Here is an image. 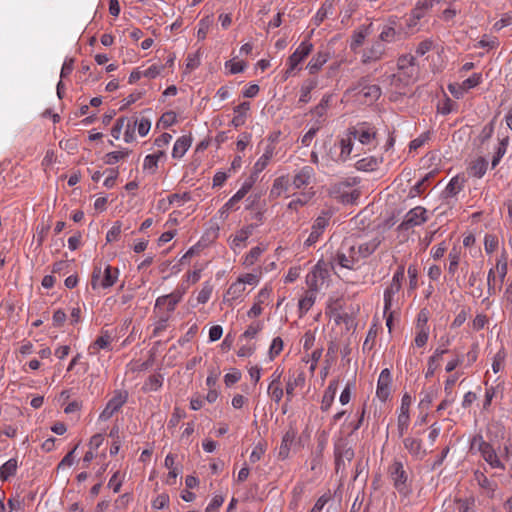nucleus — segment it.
<instances>
[{"label": "nucleus", "instance_id": "f257e3e1", "mask_svg": "<svg viewBox=\"0 0 512 512\" xmlns=\"http://www.w3.org/2000/svg\"><path fill=\"white\" fill-rule=\"evenodd\" d=\"M388 478L391 480L393 487L403 496L408 497L412 493L411 480L408 472L404 468V464L395 459L387 469Z\"/></svg>", "mask_w": 512, "mask_h": 512}, {"label": "nucleus", "instance_id": "f03ea898", "mask_svg": "<svg viewBox=\"0 0 512 512\" xmlns=\"http://www.w3.org/2000/svg\"><path fill=\"white\" fill-rule=\"evenodd\" d=\"M118 276V268L106 265L102 277L101 267H94L91 277V287L94 290L98 287H102L104 289L109 288L116 283Z\"/></svg>", "mask_w": 512, "mask_h": 512}, {"label": "nucleus", "instance_id": "7ed1b4c3", "mask_svg": "<svg viewBox=\"0 0 512 512\" xmlns=\"http://www.w3.org/2000/svg\"><path fill=\"white\" fill-rule=\"evenodd\" d=\"M329 277L328 264L319 260L306 276V284L309 290L317 292Z\"/></svg>", "mask_w": 512, "mask_h": 512}, {"label": "nucleus", "instance_id": "20e7f679", "mask_svg": "<svg viewBox=\"0 0 512 512\" xmlns=\"http://www.w3.org/2000/svg\"><path fill=\"white\" fill-rule=\"evenodd\" d=\"M335 469L338 473L344 469L346 462L350 463L354 458V450L346 438L340 437L334 444Z\"/></svg>", "mask_w": 512, "mask_h": 512}, {"label": "nucleus", "instance_id": "39448f33", "mask_svg": "<svg viewBox=\"0 0 512 512\" xmlns=\"http://www.w3.org/2000/svg\"><path fill=\"white\" fill-rule=\"evenodd\" d=\"M127 399H128L127 391H124V390L115 391L113 397L108 401L106 407L101 412V414L99 416L100 420L107 421L108 419H110L127 402Z\"/></svg>", "mask_w": 512, "mask_h": 512}, {"label": "nucleus", "instance_id": "423d86ee", "mask_svg": "<svg viewBox=\"0 0 512 512\" xmlns=\"http://www.w3.org/2000/svg\"><path fill=\"white\" fill-rule=\"evenodd\" d=\"M313 44L309 40H304L298 48L289 56L287 60L288 69L285 72L288 77L293 70L312 52Z\"/></svg>", "mask_w": 512, "mask_h": 512}, {"label": "nucleus", "instance_id": "0eeeda50", "mask_svg": "<svg viewBox=\"0 0 512 512\" xmlns=\"http://www.w3.org/2000/svg\"><path fill=\"white\" fill-rule=\"evenodd\" d=\"M428 220L427 211L422 206H417L409 210L401 224L399 230H409L415 226H419Z\"/></svg>", "mask_w": 512, "mask_h": 512}, {"label": "nucleus", "instance_id": "6e6552de", "mask_svg": "<svg viewBox=\"0 0 512 512\" xmlns=\"http://www.w3.org/2000/svg\"><path fill=\"white\" fill-rule=\"evenodd\" d=\"M335 260L341 267L353 269L354 265L360 260L357 256L356 245H348V242H345L342 245V250L338 251Z\"/></svg>", "mask_w": 512, "mask_h": 512}, {"label": "nucleus", "instance_id": "1a4fd4ad", "mask_svg": "<svg viewBox=\"0 0 512 512\" xmlns=\"http://www.w3.org/2000/svg\"><path fill=\"white\" fill-rule=\"evenodd\" d=\"M330 217L331 214L328 211H322V213L315 219L311 227V233L305 241V245L312 246L319 240L320 236L329 224Z\"/></svg>", "mask_w": 512, "mask_h": 512}, {"label": "nucleus", "instance_id": "9d476101", "mask_svg": "<svg viewBox=\"0 0 512 512\" xmlns=\"http://www.w3.org/2000/svg\"><path fill=\"white\" fill-rule=\"evenodd\" d=\"M350 135L363 145L371 144L376 138V130L367 123L358 124L350 130Z\"/></svg>", "mask_w": 512, "mask_h": 512}, {"label": "nucleus", "instance_id": "9b49d317", "mask_svg": "<svg viewBox=\"0 0 512 512\" xmlns=\"http://www.w3.org/2000/svg\"><path fill=\"white\" fill-rule=\"evenodd\" d=\"M391 382L392 378L389 369H383L379 375L376 390L377 397L383 402H385L390 396Z\"/></svg>", "mask_w": 512, "mask_h": 512}, {"label": "nucleus", "instance_id": "f8f14e48", "mask_svg": "<svg viewBox=\"0 0 512 512\" xmlns=\"http://www.w3.org/2000/svg\"><path fill=\"white\" fill-rule=\"evenodd\" d=\"M354 90H358V93L361 94L365 100L369 102H374L379 99L381 96V89L378 85L368 84L365 78H362L358 85L354 88Z\"/></svg>", "mask_w": 512, "mask_h": 512}, {"label": "nucleus", "instance_id": "ddd939ff", "mask_svg": "<svg viewBox=\"0 0 512 512\" xmlns=\"http://www.w3.org/2000/svg\"><path fill=\"white\" fill-rule=\"evenodd\" d=\"M283 371L276 369L272 374V381L268 386V394L271 399L279 404L284 396V391L281 387V376Z\"/></svg>", "mask_w": 512, "mask_h": 512}, {"label": "nucleus", "instance_id": "4468645a", "mask_svg": "<svg viewBox=\"0 0 512 512\" xmlns=\"http://www.w3.org/2000/svg\"><path fill=\"white\" fill-rule=\"evenodd\" d=\"M479 453L491 468L505 470V465L500 460L496 450L490 443L480 449Z\"/></svg>", "mask_w": 512, "mask_h": 512}, {"label": "nucleus", "instance_id": "2eb2a0df", "mask_svg": "<svg viewBox=\"0 0 512 512\" xmlns=\"http://www.w3.org/2000/svg\"><path fill=\"white\" fill-rule=\"evenodd\" d=\"M314 169L310 166L302 167L293 177L292 185L295 189H301L308 186L314 177Z\"/></svg>", "mask_w": 512, "mask_h": 512}, {"label": "nucleus", "instance_id": "dca6fc26", "mask_svg": "<svg viewBox=\"0 0 512 512\" xmlns=\"http://www.w3.org/2000/svg\"><path fill=\"white\" fill-rule=\"evenodd\" d=\"M385 53V46L380 41H376L371 47L364 50L362 55V62L364 64L372 63L382 59Z\"/></svg>", "mask_w": 512, "mask_h": 512}, {"label": "nucleus", "instance_id": "f3484780", "mask_svg": "<svg viewBox=\"0 0 512 512\" xmlns=\"http://www.w3.org/2000/svg\"><path fill=\"white\" fill-rule=\"evenodd\" d=\"M305 384V374L303 372L298 373L297 375L289 376L286 381L285 394H286V402L292 401L294 397V391L297 387H302Z\"/></svg>", "mask_w": 512, "mask_h": 512}, {"label": "nucleus", "instance_id": "a211bd4d", "mask_svg": "<svg viewBox=\"0 0 512 512\" xmlns=\"http://www.w3.org/2000/svg\"><path fill=\"white\" fill-rule=\"evenodd\" d=\"M382 162H383L382 157L367 156V157H364V158L358 160L355 163V168L358 171L372 172V171L377 170Z\"/></svg>", "mask_w": 512, "mask_h": 512}, {"label": "nucleus", "instance_id": "6ab92c4d", "mask_svg": "<svg viewBox=\"0 0 512 512\" xmlns=\"http://www.w3.org/2000/svg\"><path fill=\"white\" fill-rule=\"evenodd\" d=\"M448 349L446 348H442V347H437L433 353L432 356L429 357L428 359V364H427V371L425 373V377L426 378H430L434 375L436 369L438 368L439 366V363L442 359V356L446 353H448Z\"/></svg>", "mask_w": 512, "mask_h": 512}, {"label": "nucleus", "instance_id": "aec40b11", "mask_svg": "<svg viewBox=\"0 0 512 512\" xmlns=\"http://www.w3.org/2000/svg\"><path fill=\"white\" fill-rule=\"evenodd\" d=\"M404 447L417 459H422L426 452L422 449V441L413 437H407L403 440Z\"/></svg>", "mask_w": 512, "mask_h": 512}, {"label": "nucleus", "instance_id": "412c9836", "mask_svg": "<svg viewBox=\"0 0 512 512\" xmlns=\"http://www.w3.org/2000/svg\"><path fill=\"white\" fill-rule=\"evenodd\" d=\"M112 337L108 331H102L99 336L90 346L89 353L96 354L100 349L111 350Z\"/></svg>", "mask_w": 512, "mask_h": 512}, {"label": "nucleus", "instance_id": "4be33fe9", "mask_svg": "<svg viewBox=\"0 0 512 512\" xmlns=\"http://www.w3.org/2000/svg\"><path fill=\"white\" fill-rule=\"evenodd\" d=\"M192 144V137L183 135L178 138L173 146L172 157L175 159L182 158Z\"/></svg>", "mask_w": 512, "mask_h": 512}, {"label": "nucleus", "instance_id": "5701e85b", "mask_svg": "<svg viewBox=\"0 0 512 512\" xmlns=\"http://www.w3.org/2000/svg\"><path fill=\"white\" fill-rule=\"evenodd\" d=\"M337 389H338V381L337 380L330 381L328 387L326 388V390L324 392L323 398H322V402H321V410L322 411L329 410V408L331 407V405L335 399Z\"/></svg>", "mask_w": 512, "mask_h": 512}, {"label": "nucleus", "instance_id": "b1692460", "mask_svg": "<svg viewBox=\"0 0 512 512\" xmlns=\"http://www.w3.org/2000/svg\"><path fill=\"white\" fill-rule=\"evenodd\" d=\"M329 53L324 51H318L316 55H314L307 65V69L310 74L317 73L322 66L328 61Z\"/></svg>", "mask_w": 512, "mask_h": 512}, {"label": "nucleus", "instance_id": "393cba45", "mask_svg": "<svg viewBox=\"0 0 512 512\" xmlns=\"http://www.w3.org/2000/svg\"><path fill=\"white\" fill-rule=\"evenodd\" d=\"M380 245V240L377 238L372 239L369 242L361 243L356 245V252L359 259H364L374 253V251Z\"/></svg>", "mask_w": 512, "mask_h": 512}, {"label": "nucleus", "instance_id": "a878e982", "mask_svg": "<svg viewBox=\"0 0 512 512\" xmlns=\"http://www.w3.org/2000/svg\"><path fill=\"white\" fill-rule=\"evenodd\" d=\"M396 24L395 19H389V25H386L383 27L379 39L380 42H393L398 39V36H400V32H397L394 25Z\"/></svg>", "mask_w": 512, "mask_h": 512}, {"label": "nucleus", "instance_id": "bb28decb", "mask_svg": "<svg viewBox=\"0 0 512 512\" xmlns=\"http://www.w3.org/2000/svg\"><path fill=\"white\" fill-rule=\"evenodd\" d=\"M296 437V433L293 430L287 431L282 438L281 445L279 447L278 457L285 459L288 457L290 447Z\"/></svg>", "mask_w": 512, "mask_h": 512}, {"label": "nucleus", "instance_id": "cd10ccee", "mask_svg": "<svg viewBox=\"0 0 512 512\" xmlns=\"http://www.w3.org/2000/svg\"><path fill=\"white\" fill-rule=\"evenodd\" d=\"M401 286L390 283L384 291V314L387 315L388 311L393 306L394 296L400 291Z\"/></svg>", "mask_w": 512, "mask_h": 512}, {"label": "nucleus", "instance_id": "c85d7f7f", "mask_svg": "<svg viewBox=\"0 0 512 512\" xmlns=\"http://www.w3.org/2000/svg\"><path fill=\"white\" fill-rule=\"evenodd\" d=\"M464 178L459 176L453 177L444 190L446 197H453L457 195L464 187Z\"/></svg>", "mask_w": 512, "mask_h": 512}, {"label": "nucleus", "instance_id": "c756f323", "mask_svg": "<svg viewBox=\"0 0 512 512\" xmlns=\"http://www.w3.org/2000/svg\"><path fill=\"white\" fill-rule=\"evenodd\" d=\"M165 155L164 151H158L154 154H149L144 159L143 169L154 174L158 168V161Z\"/></svg>", "mask_w": 512, "mask_h": 512}, {"label": "nucleus", "instance_id": "7c9ffc66", "mask_svg": "<svg viewBox=\"0 0 512 512\" xmlns=\"http://www.w3.org/2000/svg\"><path fill=\"white\" fill-rule=\"evenodd\" d=\"M316 299V292L308 290L305 293V296L299 300V312L300 317L307 313L310 308L314 305Z\"/></svg>", "mask_w": 512, "mask_h": 512}, {"label": "nucleus", "instance_id": "2f4dec72", "mask_svg": "<svg viewBox=\"0 0 512 512\" xmlns=\"http://www.w3.org/2000/svg\"><path fill=\"white\" fill-rule=\"evenodd\" d=\"M17 460L15 458H11L8 461H6L1 467H0V479L2 481L8 480L11 476L15 475L17 470Z\"/></svg>", "mask_w": 512, "mask_h": 512}, {"label": "nucleus", "instance_id": "473e14b6", "mask_svg": "<svg viewBox=\"0 0 512 512\" xmlns=\"http://www.w3.org/2000/svg\"><path fill=\"white\" fill-rule=\"evenodd\" d=\"M288 183H289L288 176L277 177L273 182V185H272V188L270 191V196L275 197V198L279 197L282 194V192L287 191Z\"/></svg>", "mask_w": 512, "mask_h": 512}, {"label": "nucleus", "instance_id": "72a5a7b5", "mask_svg": "<svg viewBox=\"0 0 512 512\" xmlns=\"http://www.w3.org/2000/svg\"><path fill=\"white\" fill-rule=\"evenodd\" d=\"M245 291V286L242 282L237 280L236 282L232 283L230 287L228 288L226 294H225V300L226 301H234L238 298H240Z\"/></svg>", "mask_w": 512, "mask_h": 512}, {"label": "nucleus", "instance_id": "f704fd0d", "mask_svg": "<svg viewBox=\"0 0 512 512\" xmlns=\"http://www.w3.org/2000/svg\"><path fill=\"white\" fill-rule=\"evenodd\" d=\"M433 6L432 0L418 1L415 8L411 11L412 18L419 21L425 13Z\"/></svg>", "mask_w": 512, "mask_h": 512}, {"label": "nucleus", "instance_id": "c9c22d12", "mask_svg": "<svg viewBox=\"0 0 512 512\" xmlns=\"http://www.w3.org/2000/svg\"><path fill=\"white\" fill-rule=\"evenodd\" d=\"M487 166L488 162L484 158L480 157L472 162L469 167V173L474 177L481 178L486 173Z\"/></svg>", "mask_w": 512, "mask_h": 512}, {"label": "nucleus", "instance_id": "e433bc0d", "mask_svg": "<svg viewBox=\"0 0 512 512\" xmlns=\"http://www.w3.org/2000/svg\"><path fill=\"white\" fill-rule=\"evenodd\" d=\"M163 384V376L161 374H152L148 377L143 385L145 392L157 391Z\"/></svg>", "mask_w": 512, "mask_h": 512}, {"label": "nucleus", "instance_id": "4c0bfd02", "mask_svg": "<svg viewBox=\"0 0 512 512\" xmlns=\"http://www.w3.org/2000/svg\"><path fill=\"white\" fill-rule=\"evenodd\" d=\"M496 270L498 272L500 284L502 285L508 272V258L506 251H503L497 259Z\"/></svg>", "mask_w": 512, "mask_h": 512}, {"label": "nucleus", "instance_id": "58836bf2", "mask_svg": "<svg viewBox=\"0 0 512 512\" xmlns=\"http://www.w3.org/2000/svg\"><path fill=\"white\" fill-rule=\"evenodd\" d=\"M180 301V296L176 294L160 296L156 300V306H165L168 311H174L177 303Z\"/></svg>", "mask_w": 512, "mask_h": 512}, {"label": "nucleus", "instance_id": "ea45409f", "mask_svg": "<svg viewBox=\"0 0 512 512\" xmlns=\"http://www.w3.org/2000/svg\"><path fill=\"white\" fill-rule=\"evenodd\" d=\"M449 259V266H448V272L452 275L455 274V272L458 269V265L460 263L461 259V252L456 247H453L448 255Z\"/></svg>", "mask_w": 512, "mask_h": 512}, {"label": "nucleus", "instance_id": "a19ab883", "mask_svg": "<svg viewBox=\"0 0 512 512\" xmlns=\"http://www.w3.org/2000/svg\"><path fill=\"white\" fill-rule=\"evenodd\" d=\"M482 75L480 73H474L469 78L464 80L462 84L459 86L461 90L460 94H463L465 91H468L471 88L478 86L481 83Z\"/></svg>", "mask_w": 512, "mask_h": 512}, {"label": "nucleus", "instance_id": "79ce46f5", "mask_svg": "<svg viewBox=\"0 0 512 512\" xmlns=\"http://www.w3.org/2000/svg\"><path fill=\"white\" fill-rule=\"evenodd\" d=\"M130 152L131 151L129 149L109 152L104 156V163L107 165H113L117 163L119 160L126 158L130 154Z\"/></svg>", "mask_w": 512, "mask_h": 512}, {"label": "nucleus", "instance_id": "37998d69", "mask_svg": "<svg viewBox=\"0 0 512 512\" xmlns=\"http://www.w3.org/2000/svg\"><path fill=\"white\" fill-rule=\"evenodd\" d=\"M255 227L256 226L254 224H250V225L243 227L235 235V237L233 239V243L238 246L242 242L246 241L249 238V236L252 235Z\"/></svg>", "mask_w": 512, "mask_h": 512}, {"label": "nucleus", "instance_id": "c03bdc74", "mask_svg": "<svg viewBox=\"0 0 512 512\" xmlns=\"http://www.w3.org/2000/svg\"><path fill=\"white\" fill-rule=\"evenodd\" d=\"M340 148H341V151H340V155H339V158L341 161H346L351 152H352V149H353V143H352V140L350 137L348 138H342L340 140Z\"/></svg>", "mask_w": 512, "mask_h": 512}, {"label": "nucleus", "instance_id": "a18cd8bd", "mask_svg": "<svg viewBox=\"0 0 512 512\" xmlns=\"http://www.w3.org/2000/svg\"><path fill=\"white\" fill-rule=\"evenodd\" d=\"M272 158V151H266L254 164L253 167V173L255 175H258L260 172H262L266 166L268 165L269 161Z\"/></svg>", "mask_w": 512, "mask_h": 512}, {"label": "nucleus", "instance_id": "49530a36", "mask_svg": "<svg viewBox=\"0 0 512 512\" xmlns=\"http://www.w3.org/2000/svg\"><path fill=\"white\" fill-rule=\"evenodd\" d=\"M498 45H499V41H498L497 37L484 35L482 37V39L480 41H478V43L475 45V47L491 50V49L498 47Z\"/></svg>", "mask_w": 512, "mask_h": 512}, {"label": "nucleus", "instance_id": "de8ad7c7", "mask_svg": "<svg viewBox=\"0 0 512 512\" xmlns=\"http://www.w3.org/2000/svg\"><path fill=\"white\" fill-rule=\"evenodd\" d=\"M432 177V173H428L425 177H423L420 181H418L411 189L410 196L416 197L421 195L426 189V182Z\"/></svg>", "mask_w": 512, "mask_h": 512}, {"label": "nucleus", "instance_id": "09e8293b", "mask_svg": "<svg viewBox=\"0 0 512 512\" xmlns=\"http://www.w3.org/2000/svg\"><path fill=\"white\" fill-rule=\"evenodd\" d=\"M317 81L311 80L301 87L300 103H307L310 100V93L316 87Z\"/></svg>", "mask_w": 512, "mask_h": 512}, {"label": "nucleus", "instance_id": "8fccbe9b", "mask_svg": "<svg viewBox=\"0 0 512 512\" xmlns=\"http://www.w3.org/2000/svg\"><path fill=\"white\" fill-rule=\"evenodd\" d=\"M331 99V95H325L321 99L320 103L313 109L312 113L315 114L317 117H323L326 114Z\"/></svg>", "mask_w": 512, "mask_h": 512}, {"label": "nucleus", "instance_id": "3c124183", "mask_svg": "<svg viewBox=\"0 0 512 512\" xmlns=\"http://www.w3.org/2000/svg\"><path fill=\"white\" fill-rule=\"evenodd\" d=\"M332 8V4L325 2L317 11L313 22L315 26H320L321 23L327 18L329 10Z\"/></svg>", "mask_w": 512, "mask_h": 512}, {"label": "nucleus", "instance_id": "603ef678", "mask_svg": "<svg viewBox=\"0 0 512 512\" xmlns=\"http://www.w3.org/2000/svg\"><path fill=\"white\" fill-rule=\"evenodd\" d=\"M495 282H496L495 270L493 268H491L488 271V275H487V292H488L489 296L495 295L497 293V291L501 289L502 285L500 284L499 288L497 289Z\"/></svg>", "mask_w": 512, "mask_h": 512}, {"label": "nucleus", "instance_id": "864d4df0", "mask_svg": "<svg viewBox=\"0 0 512 512\" xmlns=\"http://www.w3.org/2000/svg\"><path fill=\"white\" fill-rule=\"evenodd\" d=\"M212 291H213L212 285L210 283L206 282L197 295L198 303L205 304L206 302H208V300L211 297Z\"/></svg>", "mask_w": 512, "mask_h": 512}, {"label": "nucleus", "instance_id": "5fc2aeb1", "mask_svg": "<svg viewBox=\"0 0 512 512\" xmlns=\"http://www.w3.org/2000/svg\"><path fill=\"white\" fill-rule=\"evenodd\" d=\"M409 426V413L407 411H401L398 416V433L402 437L407 431Z\"/></svg>", "mask_w": 512, "mask_h": 512}, {"label": "nucleus", "instance_id": "6e6d98bb", "mask_svg": "<svg viewBox=\"0 0 512 512\" xmlns=\"http://www.w3.org/2000/svg\"><path fill=\"white\" fill-rule=\"evenodd\" d=\"M136 125H137V119H135L133 121H130L128 119V121L126 123V126H125V131H124V140H125V142L130 143V142H132L134 140Z\"/></svg>", "mask_w": 512, "mask_h": 512}, {"label": "nucleus", "instance_id": "4d7b16f0", "mask_svg": "<svg viewBox=\"0 0 512 512\" xmlns=\"http://www.w3.org/2000/svg\"><path fill=\"white\" fill-rule=\"evenodd\" d=\"M506 354L503 350L498 351L493 357L492 369L498 373L504 367Z\"/></svg>", "mask_w": 512, "mask_h": 512}, {"label": "nucleus", "instance_id": "13d9d810", "mask_svg": "<svg viewBox=\"0 0 512 512\" xmlns=\"http://www.w3.org/2000/svg\"><path fill=\"white\" fill-rule=\"evenodd\" d=\"M498 247V238L492 234H486L484 238V248L488 254H491Z\"/></svg>", "mask_w": 512, "mask_h": 512}, {"label": "nucleus", "instance_id": "bf43d9fd", "mask_svg": "<svg viewBox=\"0 0 512 512\" xmlns=\"http://www.w3.org/2000/svg\"><path fill=\"white\" fill-rule=\"evenodd\" d=\"M377 337V329L375 328V325L371 327L367 333L366 339L363 343V350L370 351L375 343Z\"/></svg>", "mask_w": 512, "mask_h": 512}, {"label": "nucleus", "instance_id": "052dcab7", "mask_svg": "<svg viewBox=\"0 0 512 512\" xmlns=\"http://www.w3.org/2000/svg\"><path fill=\"white\" fill-rule=\"evenodd\" d=\"M262 328L263 325L260 321L252 323L241 335V338H254L258 334V332L262 330Z\"/></svg>", "mask_w": 512, "mask_h": 512}, {"label": "nucleus", "instance_id": "680f3d73", "mask_svg": "<svg viewBox=\"0 0 512 512\" xmlns=\"http://www.w3.org/2000/svg\"><path fill=\"white\" fill-rule=\"evenodd\" d=\"M262 252L263 250L260 247L252 248L250 252L246 255L244 264L247 266L253 265L258 260Z\"/></svg>", "mask_w": 512, "mask_h": 512}, {"label": "nucleus", "instance_id": "e2e57ef3", "mask_svg": "<svg viewBox=\"0 0 512 512\" xmlns=\"http://www.w3.org/2000/svg\"><path fill=\"white\" fill-rule=\"evenodd\" d=\"M429 337L428 328L422 326L416 334L415 344L417 347H423L426 345Z\"/></svg>", "mask_w": 512, "mask_h": 512}, {"label": "nucleus", "instance_id": "0e129e2a", "mask_svg": "<svg viewBox=\"0 0 512 512\" xmlns=\"http://www.w3.org/2000/svg\"><path fill=\"white\" fill-rule=\"evenodd\" d=\"M127 121L128 118L126 117H120L116 120L114 126L111 129V135L113 138L119 139L121 131L123 128H125Z\"/></svg>", "mask_w": 512, "mask_h": 512}, {"label": "nucleus", "instance_id": "69168bd1", "mask_svg": "<svg viewBox=\"0 0 512 512\" xmlns=\"http://www.w3.org/2000/svg\"><path fill=\"white\" fill-rule=\"evenodd\" d=\"M266 447L262 443H258L250 454L249 460L252 463L258 462L265 454Z\"/></svg>", "mask_w": 512, "mask_h": 512}, {"label": "nucleus", "instance_id": "338daca9", "mask_svg": "<svg viewBox=\"0 0 512 512\" xmlns=\"http://www.w3.org/2000/svg\"><path fill=\"white\" fill-rule=\"evenodd\" d=\"M283 349V340L280 337H276L272 340L269 356L273 359L275 356L279 355Z\"/></svg>", "mask_w": 512, "mask_h": 512}, {"label": "nucleus", "instance_id": "774afa93", "mask_svg": "<svg viewBox=\"0 0 512 512\" xmlns=\"http://www.w3.org/2000/svg\"><path fill=\"white\" fill-rule=\"evenodd\" d=\"M177 121V116H176V113L173 112V111H168V112H165L161 118H160V123L162 124V126L164 128H168L170 127L171 125H173L175 122Z\"/></svg>", "mask_w": 512, "mask_h": 512}]
</instances>
